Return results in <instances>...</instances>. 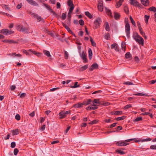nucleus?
I'll return each instance as SVG.
<instances>
[{"mask_svg":"<svg viewBox=\"0 0 156 156\" xmlns=\"http://www.w3.org/2000/svg\"><path fill=\"white\" fill-rule=\"evenodd\" d=\"M133 39L139 44L142 45H144V40L137 32L133 33Z\"/></svg>","mask_w":156,"mask_h":156,"instance_id":"obj_1","label":"nucleus"},{"mask_svg":"<svg viewBox=\"0 0 156 156\" xmlns=\"http://www.w3.org/2000/svg\"><path fill=\"white\" fill-rule=\"evenodd\" d=\"M67 4L68 6L70 7L69 12L68 14V17L69 18V20L70 21L72 15V13L74 9V6L72 0H68L67 2Z\"/></svg>","mask_w":156,"mask_h":156,"instance_id":"obj_2","label":"nucleus"},{"mask_svg":"<svg viewBox=\"0 0 156 156\" xmlns=\"http://www.w3.org/2000/svg\"><path fill=\"white\" fill-rule=\"evenodd\" d=\"M135 140L136 138H133L126 140L124 141H119L116 142V144L117 145L119 146H126L129 144V143H128V142L132 141L134 140Z\"/></svg>","mask_w":156,"mask_h":156,"instance_id":"obj_3","label":"nucleus"},{"mask_svg":"<svg viewBox=\"0 0 156 156\" xmlns=\"http://www.w3.org/2000/svg\"><path fill=\"white\" fill-rule=\"evenodd\" d=\"M125 31L127 37L129 38L130 37V26L128 20L125 21Z\"/></svg>","mask_w":156,"mask_h":156,"instance_id":"obj_4","label":"nucleus"},{"mask_svg":"<svg viewBox=\"0 0 156 156\" xmlns=\"http://www.w3.org/2000/svg\"><path fill=\"white\" fill-rule=\"evenodd\" d=\"M14 33L13 31L7 29H3L0 30V33H2L5 35L13 34Z\"/></svg>","mask_w":156,"mask_h":156,"instance_id":"obj_5","label":"nucleus"},{"mask_svg":"<svg viewBox=\"0 0 156 156\" xmlns=\"http://www.w3.org/2000/svg\"><path fill=\"white\" fill-rule=\"evenodd\" d=\"M101 23V19L99 18H97L94 22L95 29H96L98 28L100 26V23Z\"/></svg>","mask_w":156,"mask_h":156,"instance_id":"obj_6","label":"nucleus"},{"mask_svg":"<svg viewBox=\"0 0 156 156\" xmlns=\"http://www.w3.org/2000/svg\"><path fill=\"white\" fill-rule=\"evenodd\" d=\"M100 104L99 100L98 99H94L92 102L91 105L93 107H95L96 109L97 108V106L99 105Z\"/></svg>","mask_w":156,"mask_h":156,"instance_id":"obj_7","label":"nucleus"},{"mask_svg":"<svg viewBox=\"0 0 156 156\" xmlns=\"http://www.w3.org/2000/svg\"><path fill=\"white\" fill-rule=\"evenodd\" d=\"M2 41L6 43H8L9 44H16L18 43V42L16 41H14L12 39H5L4 40Z\"/></svg>","mask_w":156,"mask_h":156,"instance_id":"obj_8","label":"nucleus"},{"mask_svg":"<svg viewBox=\"0 0 156 156\" xmlns=\"http://www.w3.org/2000/svg\"><path fill=\"white\" fill-rule=\"evenodd\" d=\"M80 56L83 60L84 62H87V60L86 57V54L84 51H83L81 54H80Z\"/></svg>","mask_w":156,"mask_h":156,"instance_id":"obj_9","label":"nucleus"},{"mask_svg":"<svg viewBox=\"0 0 156 156\" xmlns=\"http://www.w3.org/2000/svg\"><path fill=\"white\" fill-rule=\"evenodd\" d=\"M130 3L134 6L136 7H139L140 4L137 1L134 0H130Z\"/></svg>","mask_w":156,"mask_h":156,"instance_id":"obj_10","label":"nucleus"},{"mask_svg":"<svg viewBox=\"0 0 156 156\" xmlns=\"http://www.w3.org/2000/svg\"><path fill=\"white\" fill-rule=\"evenodd\" d=\"M17 30L19 31L24 32L25 30V27L21 25H19L16 27Z\"/></svg>","mask_w":156,"mask_h":156,"instance_id":"obj_11","label":"nucleus"},{"mask_svg":"<svg viewBox=\"0 0 156 156\" xmlns=\"http://www.w3.org/2000/svg\"><path fill=\"white\" fill-rule=\"evenodd\" d=\"M98 65L97 64H94L92 65L89 68V70L90 71H92L94 69H98Z\"/></svg>","mask_w":156,"mask_h":156,"instance_id":"obj_12","label":"nucleus"},{"mask_svg":"<svg viewBox=\"0 0 156 156\" xmlns=\"http://www.w3.org/2000/svg\"><path fill=\"white\" fill-rule=\"evenodd\" d=\"M29 4L31 5L35 6H38V4L33 0H26Z\"/></svg>","mask_w":156,"mask_h":156,"instance_id":"obj_13","label":"nucleus"},{"mask_svg":"<svg viewBox=\"0 0 156 156\" xmlns=\"http://www.w3.org/2000/svg\"><path fill=\"white\" fill-rule=\"evenodd\" d=\"M123 1L124 0H119V1L117 2L115 5L116 7L117 8H119L122 5Z\"/></svg>","mask_w":156,"mask_h":156,"instance_id":"obj_14","label":"nucleus"},{"mask_svg":"<svg viewBox=\"0 0 156 156\" xmlns=\"http://www.w3.org/2000/svg\"><path fill=\"white\" fill-rule=\"evenodd\" d=\"M114 18L115 20H118L120 19V15L118 12H114Z\"/></svg>","mask_w":156,"mask_h":156,"instance_id":"obj_15","label":"nucleus"},{"mask_svg":"<svg viewBox=\"0 0 156 156\" xmlns=\"http://www.w3.org/2000/svg\"><path fill=\"white\" fill-rule=\"evenodd\" d=\"M111 48L115 49V51H119V50L118 48V45L117 44L115 43H114L112 45Z\"/></svg>","mask_w":156,"mask_h":156,"instance_id":"obj_16","label":"nucleus"},{"mask_svg":"<svg viewBox=\"0 0 156 156\" xmlns=\"http://www.w3.org/2000/svg\"><path fill=\"white\" fill-rule=\"evenodd\" d=\"M83 105L82 103H79L74 105L73 107L75 108H80L82 107Z\"/></svg>","mask_w":156,"mask_h":156,"instance_id":"obj_17","label":"nucleus"},{"mask_svg":"<svg viewBox=\"0 0 156 156\" xmlns=\"http://www.w3.org/2000/svg\"><path fill=\"white\" fill-rule=\"evenodd\" d=\"M11 132L13 136L17 135L19 133V131L18 129L12 130L11 131Z\"/></svg>","mask_w":156,"mask_h":156,"instance_id":"obj_18","label":"nucleus"},{"mask_svg":"<svg viewBox=\"0 0 156 156\" xmlns=\"http://www.w3.org/2000/svg\"><path fill=\"white\" fill-rule=\"evenodd\" d=\"M92 102V101L90 99H88L87 101H83L82 103V104H83V105H87L90 104L91 102Z\"/></svg>","mask_w":156,"mask_h":156,"instance_id":"obj_19","label":"nucleus"},{"mask_svg":"<svg viewBox=\"0 0 156 156\" xmlns=\"http://www.w3.org/2000/svg\"><path fill=\"white\" fill-rule=\"evenodd\" d=\"M63 26L65 27L66 29L68 30V31L70 33H71L74 36H75V34L73 33L72 32L71 30L70 29V28L67 26L66 24L64 23L63 24Z\"/></svg>","mask_w":156,"mask_h":156,"instance_id":"obj_20","label":"nucleus"},{"mask_svg":"<svg viewBox=\"0 0 156 156\" xmlns=\"http://www.w3.org/2000/svg\"><path fill=\"white\" fill-rule=\"evenodd\" d=\"M88 65H85L83 66L79 69V71H83L85 70L88 68Z\"/></svg>","mask_w":156,"mask_h":156,"instance_id":"obj_21","label":"nucleus"},{"mask_svg":"<svg viewBox=\"0 0 156 156\" xmlns=\"http://www.w3.org/2000/svg\"><path fill=\"white\" fill-rule=\"evenodd\" d=\"M122 112L121 111H117L113 112L112 114L114 115H121L122 114Z\"/></svg>","mask_w":156,"mask_h":156,"instance_id":"obj_22","label":"nucleus"},{"mask_svg":"<svg viewBox=\"0 0 156 156\" xmlns=\"http://www.w3.org/2000/svg\"><path fill=\"white\" fill-rule=\"evenodd\" d=\"M32 15L35 18H36L39 21H40L41 20L42 18L40 16H38L37 14L34 13Z\"/></svg>","mask_w":156,"mask_h":156,"instance_id":"obj_23","label":"nucleus"},{"mask_svg":"<svg viewBox=\"0 0 156 156\" xmlns=\"http://www.w3.org/2000/svg\"><path fill=\"white\" fill-rule=\"evenodd\" d=\"M142 3L144 5L147 6L149 4L148 0H141Z\"/></svg>","mask_w":156,"mask_h":156,"instance_id":"obj_24","label":"nucleus"},{"mask_svg":"<svg viewBox=\"0 0 156 156\" xmlns=\"http://www.w3.org/2000/svg\"><path fill=\"white\" fill-rule=\"evenodd\" d=\"M59 115L60 116V118L62 119L65 117L66 115L65 114V112H61L59 113Z\"/></svg>","mask_w":156,"mask_h":156,"instance_id":"obj_25","label":"nucleus"},{"mask_svg":"<svg viewBox=\"0 0 156 156\" xmlns=\"http://www.w3.org/2000/svg\"><path fill=\"white\" fill-rule=\"evenodd\" d=\"M28 51L38 56H39L40 55V54L39 52H36L32 49H29V50Z\"/></svg>","mask_w":156,"mask_h":156,"instance_id":"obj_26","label":"nucleus"},{"mask_svg":"<svg viewBox=\"0 0 156 156\" xmlns=\"http://www.w3.org/2000/svg\"><path fill=\"white\" fill-rule=\"evenodd\" d=\"M133 95L140 96H148L146 94H144L142 93H138L137 94H133Z\"/></svg>","mask_w":156,"mask_h":156,"instance_id":"obj_27","label":"nucleus"},{"mask_svg":"<svg viewBox=\"0 0 156 156\" xmlns=\"http://www.w3.org/2000/svg\"><path fill=\"white\" fill-rule=\"evenodd\" d=\"M96 108L95 107H93L91 106H89L86 108V109L87 110H95L96 109Z\"/></svg>","mask_w":156,"mask_h":156,"instance_id":"obj_28","label":"nucleus"},{"mask_svg":"<svg viewBox=\"0 0 156 156\" xmlns=\"http://www.w3.org/2000/svg\"><path fill=\"white\" fill-rule=\"evenodd\" d=\"M124 9L125 12L127 14H128L129 13V8L126 5H124Z\"/></svg>","mask_w":156,"mask_h":156,"instance_id":"obj_29","label":"nucleus"},{"mask_svg":"<svg viewBox=\"0 0 156 156\" xmlns=\"http://www.w3.org/2000/svg\"><path fill=\"white\" fill-rule=\"evenodd\" d=\"M43 53L45 55L48 57H49L51 56L50 52L48 51L44 50L43 51Z\"/></svg>","mask_w":156,"mask_h":156,"instance_id":"obj_30","label":"nucleus"},{"mask_svg":"<svg viewBox=\"0 0 156 156\" xmlns=\"http://www.w3.org/2000/svg\"><path fill=\"white\" fill-rule=\"evenodd\" d=\"M126 44L125 43L122 42L121 43V47L122 49L124 51H125L126 49Z\"/></svg>","mask_w":156,"mask_h":156,"instance_id":"obj_31","label":"nucleus"},{"mask_svg":"<svg viewBox=\"0 0 156 156\" xmlns=\"http://www.w3.org/2000/svg\"><path fill=\"white\" fill-rule=\"evenodd\" d=\"M78 82H76L74 83V86H70V87L73 88H75L78 87H80V85H78Z\"/></svg>","mask_w":156,"mask_h":156,"instance_id":"obj_32","label":"nucleus"},{"mask_svg":"<svg viewBox=\"0 0 156 156\" xmlns=\"http://www.w3.org/2000/svg\"><path fill=\"white\" fill-rule=\"evenodd\" d=\"M90 40L91 42L92 45L94 47H96V43L94 41L93 39L92 38V37H90Z\"/></svg>","mask_w":156,"mask_h":156,"instance_id":"obj_33","label":"nucleus"},{"mask_svg":"<svg viewBox=\"0 0 156 156\" xmlns=\"http://www.w3.org/2000/svg\"><path fill=\"white\" fill-rule=\"evenodd\" d=\"M148 9L150 11H152L154 12H156V8L154 6H152L149 8Z\"/></svg>","mask_w":156,"mask_h":156,"instance_id":"obj_34","label":"nucleus"},{"mask_svg":"<svg viewBox=\"0 0 156 156\" xmlns=\"http://www.w3.org/2000/svg\"><path fill=\"white\" fill-rule=\"evenodd\" d=\"M142 120V117L139 116L136 117V118L133 121L134 122H138L140 121H141Z\"/></svg>","mask_w":156,"mask_h":156,"instance_id":"obj_35","label":"nucleus"},{"mask_svg":"<svg viewBox=\"0 0 156 156\" xmlns=\"http://www.w3.org/2000/svg\"><path fill=\"white\" fill-rule=\"evenodd\" d=\"M89 57L90 59L92 58V51L91 49H89L88 50Z\"/></svg>","mask_w":156,"mask_h":156,"instance_id":"obj_36","label":"nucleus"},{"mask_svg":"<svg viewBox=\"0 0 156 156\" xmlns=\"http://www.w3.org/2000/svg\"><path fill=\"white\" fill-rule=\"evenodd\" d=\"M85 14L89 18H91L92 17V16L89 12H85Z\"/></svg>","mask_w":156,"mask_h":156,"instance_id":"obj_37","label":"nucleus"},{"mask_svg":"<svg viewBox=\"0 0 156 156\" xmlns=\"http://www.w3.org/2000/svg\"><path fill=\"white\" fill-rule=\"evenodd\" d=\"M125 116H123L122 117H119L117 118L116 119V120H117V121H119V120H123L125 118Z\"/></svg>","mask_w":156,"mask_h":156,"instance_id":"obj_38","label":"nucleus"},{"mask_svg":"<svg viewBox=\"0 0 156 156\" xmlns=\"http://www.w3.org/2000/svg\"><path fill=\"white\" fill-rule=\"evenodd\" d=\"M129 18H130V19L131 20V23L133 25H134L135 27L136 26V23H135L134 21L133 20V18H132V17H131V16H130Z\"/></svg>","mask_w":156,"mask_h":156,"instance_id":"obj_39","label":"nucleus"},{"mask_svg":"<svg viewBox=\"0 0 156 156\" xmlns=\"http://www.w3.org/2000/svg\"><path fill=\"white\" fill-rule=\"evenodd\" d=\"M98 122V120H94L92 121H91L90 122H89V124H90V125L95 124L97 123Z\"/></svg>","mask_w":156,"mask_h":156,"instance_id":"obj_40","label":"nucleus"},{"mask_svg":"<svg viewBox=\"0 0 156 156\" xmlns=\"http://www.w3.org/2000/svg\"><path fill=\"white\" fill-rule=\"evenodd\" d=\"M108 16L111 17V18H113V16L112 15V13L111 12V11L110 9H108Z\"/></svg>","mask_w":156,"mask_h":156,"instance_id":"obj_41","label":"nucleus"},{"mask_svg":"<svg viewBox=\"0 0 156 156\" xmlns=\"http://www.w3.org/2000/svg\"><path fill=\"white\" fill-rule=\"evenodd\" d=\"M45 7L50 11H51L52 9H51V7L49 6L47 4H44Z\"/></svg>","mask_w":156,"mask_h":156,"instance_id":"obj_42","label":"nucleus"},{"mask_svg":"<svg viewBox=\"0 0 156 156\" xmlns=\"http://www.w3.org/2000/svg\"><path fill=\"white\" fill-rule=\"evenodd\" d=\"M106 2L107 0H104ZM98 5H103V0H99L98 1Z\"/></svg>","mask_w":156,"mask_h":156,"instance_id":"obj_43","label":"nucleus"},{"mask_svg":"<svg viewBox=\"0 0 156 156\" xmlns=\"http://www.w3.org/2000/svg\"><path fill=\"white\" fill-rule=\"evenodd\" d=\"M98 10L101 12L102 11L103 9V5H98Z\"/></svg>","mask_w":156,"mask_h":156,"instance_id":"obj_44","label":"nucleus"},{"mask_svg":"<svg viewBox=\"0 0 156 156\" xmlns=\"http://www.w3.org/2000/svg\"><path fill=\"white\" fill-rule=\"evenodd\" d=\"M131 56V55L129 52H127L125 54V57L127 58H130V56Z\"/></svg>","mask_w":156,"mask_h":156,"instance_id":"obj_45","label":"nucleus"},{"mask_svg":"<svg viewBox=\"0 0 156 156\" xmlns=\"http://www.w3.org/2000/svg\"><path fill=\"white\" fill-rule=\"evenodd\" d=\"M116 151L118 153L120 154H125V152L124 151H122L121 150H117Z\"/></svg>","mask_w":156,"mask_h":156,"instance_id":"obj_46","label":"nucleus"},{"mask_svg":"<svg viewBox=\"0 0 156 156\" xmlns=\"http://www.w3.org/2000/svg\"><path fill=\"white\" fill-rule=\"evenodd\" d=\"M19 152V150L17 148H15L14 150V154L15 155H16Z\"/></svg>","mask_w":156,"mask_h":156,"instance_id":"obj_47","label":"nucleus"},{"mask_svg":"<svg viewBox=\"0 0 156 156\" xmlns=\"http://www.w3.org/2000/svg\"><path fill=\"white\" fill-rule=\"evenodd\" d=\"M132 107V106L129 104H128L126 105L124 107V109H126L129 108H131Z\"/></svg>","mask_w":156,"mask_h":156,"instance_id":"obj_48","label":"nucleus"},{"mask_svg":"<svg viewBox=\"0 0 156 156\" xmlns=\"http://www.w3.org/2000/svg\"><path fill=\"white\" fill-rule=\"evenodd\" d=\"M26 93H23L20 94V98H24L26 96Z\"/></svg>","mask_w":156,"mask_h":156,"instance_id":"obj_49","label":"nucleus"},{"mask_svg":"<svg viewBox=\"0 0 156 156\" xmlns=\"http://www.w3.org/2000/svg\"><path fill=\"white\" fill-rule=\"evenodd\" d=\"M145 22L146 23H147L148 22V20L150 17V16H147V15H145Z\"/></svg>","mask_w":156,"mask_h":156,"instance_id":"obj_50","label":"nucleus"},{"mask_svg":"<svg viewBox=\"0 0 156 156\" xmlns=\"http://www.w3.org/2000/svg\"><path fill=\"white\" fill-rule=\"evenodd\" d=\"M140 34L143 36L144 35H145L144 32H143L142 28H140L139 29Z\"/></svg>","mask_w":156,"mask_h":156,"instance_id":"obj_51","label":"nucleus"},{"mask_svg":"<svg viewBox=\"0 0 156 156\" xmlns=\"http://www.w3.org/2000/svg\"><path fill=\"white\" fill-rule=\"evenodd\" d=\"M66 13H63L62 15V18L63 20H64L66 19Z\"/></svg>","mask_w":156,"mask_h":156,"instance_id":"obj_52","label":"nucleus"},{"mask_svg":"<svg viewBox=\"0 0 156 156\" xmlns=\"http://www.w3.org/2000/svg\"><path fill=\"white\" fill-rule=\"evenodd\" d=\"M124 84L128 85H133L134 84L133 83L131 82L127 81L125 82Z\"/></svg>","mask_w":156,"mask_h":156,"instance_id":"obj_53","label":"nucleus"},{"mask_svg":"<svg viewBox=\"0 0 156 156\" xmlns=\"http://www.w3.org/2000/svg\"><path fill=\"white\" fill-rule=\"evenodd\" d=\"M116 124H117V123H114L111 125H110L109 126H108V128H111L114 127L116 126Z\"/></svg>","mask_w":156,"mask_h":156,"instance_id":"obj_54","label":"nucleus"},{"mask_svg":"<svg viewBox=\"0 0 156 156\" xmlns=\"http://www.w3.org/2000/svg\"><path fill=\"white\" fill-rule=\"evenodd\" d=\"M79 23L80 25L83 26L84 24V22L83 20L81 19L79 20Z\"/></svg>","mask_w":156,"mask_h":156,"instance_id":"obj_55","label":"nucleus"},{"mask_svg":"<svg viewBox=\"0 0 156 156\" xmlns=\"http://www.w3.org/2000/svg\"><path fill=\"white\" fill-rule=\"evenodd\" d=\"M15 119L17 120H19L20 119V117L19 114H17L15 116Z\"/></svg>","mask_w":156,"mask_h":156,"instance_id":"obj_56","label":"nucleus"},{"mask_svg":"<svg viewBox=\"0 0 156 156\" xmlns=\"http://www.w3.org/2000/svg\"><path fill=\"white\" fill-rule=\"evenodd\" d=\"M16 146V144L14 142H13L11 143V147L12 148H14Z\"/></svg>","mask_w":156,"mask_h":156,"instance_id":"obj_57","label":"nucleus"},{"mask_svg":"<svg viewBox=\"0 0 156 156\" xmlns=\"http://www.w3.org/2000/svg\"><path fill=\"white\" fill-rule=\"evenodd\" d=\"M59 87H56V88H51V89H50V91L51 92L53 91H54L57 90L58 89H59Z\"/></svg>","mask_w":156,"mask_h":156,"instance_id":"obj_58","label":"nucleus"},{"mask_svg":"<svg viewBox=\"0 0 156 156\" xmlns=\"http://www.w3.org/2000/svg\"><path fill=\"white\" fill-rule=\"evenodd\" d=\"M150 148L151 149L156 150V145H152L151 146Z\"/></svg>","mask_w":156,"mask_h":156,"instance_id":"obj_59","label":"nucleus"},{"mask_svg":"<svg viewBox=\"0 0 156 156\" xmlns=\"http://www.w3.org/2000/svg\"><path fill=\"white\" fill-rule=\"evenodd\" d=\"M65 57L66 59H67L68 57V54L67 51H65Z\"/></svg>","mask_w":156,"mask_h":156,"instance_id":"obj_60","label":"nucleus"},{"mask_svg":"<svg viewBox=\"0 0 156 156\" xmlns=\"http://www.w3.org/2000/svg\"><path fill=\"white\" fill-rule=\"evenodd\" d=\"M22 5H22V3H21L20 4H18L17 5L16 8L18 9H20V8H21L22 7Z\"/></svg>","mask_w":156,"mask_h":156,"instance_id":"obj_61","label":"nucleus"},{"mask_svg":"<svg viewBox=\"0 0 156 156\" xmlns=\"http://www.w3.org/2000/svg\"><path fill=\"white\" fill-rule=\"evenodd\" d=\"M59 142V140H55V141H54L52 142L51 143V144H55L58 143Z\"/></svg>","mask_w":156,"mask_h":156,"instance_id":"obj_62","label":"nucleus"},{"mask_svg":"<svg viewBox=\"0 0 156 156\" xmlns=\"http://www.w3.org/2000/svg\"><path fill=\"white\" fill-rule=\"evenodd\" d=\"M137 24L139 29L142 28L141 26L140 23L139 22H137Z\"/></svg>","mask_w":156,"mask_h":156,"instance_id":"obj_63","label":"nucleus"},{"mask_svg":"<svg viewBox=\"0 0 156 156\" xmlns=\"http://www.w3.org/2000/svg\"><path fill=\"white\" fill-rule=\"evenodd\" d=\"M57 8V9H59L60 8L61 5L60 3L57 2L56 4Z\"/></svg>","mask_w":156,"mask_h":156,"instance_id":"obj_64","label":"nucleus"}]
</instances>
